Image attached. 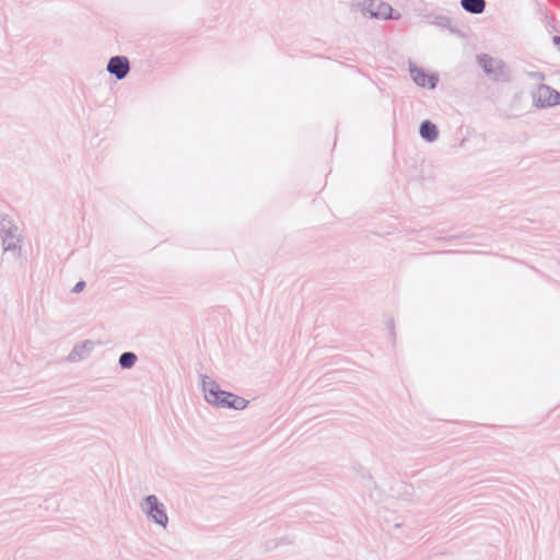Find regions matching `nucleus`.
Here are the masks:
<instances>
[{
	"mask_svg": "<svg viewBox=\"0 0 560 560\" xmlns=\"http://www.w3.org/2000/svg\"><path fill=\"white\" fill-rule=\"evenodd\" d=\"M205 398L209 404L236 410L245 409L248 400L229 392L222 390L215 383L205 385Z\"/></svg>",
	"mask_w": 560,
	"mask_h": 560,
	"instance_id": "1",
	"label": "nucleus"
},
{
	"mask_svg": "<svg viewBox=\"0 0 560 560\" xmlns=\"http://www.w3.org/2000/svg\"><path fill=\"white\" fill-rule=\"evenodd\" d=\"M535 98L536 102L542 107L560 104V93L548 85L538 86Z\"/></svg>",
	"mask_w": 560,
	"mask_h": 560,
	"instance_id": "2",
	"label": "nucleus"
},
{
	"mask_svg": "<svg viewBox=\"0 0 560 560\" xmlns=\"http://www.w3.org/2000/svg\"><path fill=\"white\" fill-rule=\"evenodd\" d=\"M147 505L149 508V515L160 525L165 526L167 523V515L163 508L159 504L158 499L154 495H149L147 498Z\"/></svg>",
	"mask_w": 560,
	"mask_h": 560,
	"instance_id": "3",
	"label": "nucleus"
},
{
	"mask_svg": "<svg viewBox=\"0 0 560 560\" xmlns=\"http://www.w3.org/2000/svg\"><path fill=\"white\" fill-rule=\"evenodd\" d=\"M107 70L115 74L117 79H122L129 71V62L126 57H113L107 65Z\"/></svg>",
	"mask_w": 560,
	"mask_h": 560,
	"instance_id": "4",
	"label": "nucleus"
},
{
	"mask_svg": "<svg viewBox=\"0 0 560 560\" xmlns=\"http://www.w3.org/2000/svg\"><path fill=\"white\" fill-rule=\"evenodd\" d=\"M410 73H411L413 81L419 86H423V88L428 86V88L432 89L436 84V78L424 73V71L422 69L413 67L410 69Z\"/></svg>",
	"mask_w": 560,
	"mask_h": 560,
	"instance_id": "5",
	"label": "nucleus"
},
{
	"mask_svg": "<svg viewBox=\"0 0 560 560\" xmlns=\"http://www.w3.org/2000/svg\"><path fill=\"white\" fill-rule=\"evenodd\" d=\"M420 135L427 141H434L438 138L439 131L434 124L425 120L420 126Z\"/></svg>",
	"mask_w": 560,
	"mask_h": 560,
	"instance_id": "6",
	"label": "nucleus"
},
{
	"mask_svg": "<svg viewBox=\"0 0 560 560\" xmlns=\"http://www.w3.org/2000/svg\"><path fill=\"white\" fill-rule=\"evenodd\" d=\"M463 8L471 13H481L485 10V0H460Z\"/></svg>",
	"mask_w": 560,
	"mask_h": 560,
	"instance_id": "7",
	"label": "nucleus"
},
{
	"mask_svg": "<svg viewBox=\"0 0 560 560\" xmlns=\"http://www.w3.org/2000/svg\"><path fill=\"white\" fill-rule=\"evenodd\" d=\"M137 361V357L131 352H125L120 355L119 363L122 368H131Z\"/></svg>",
	"mask_w": 560,
	"mask_h": 560,
	"instance_id": "8",
	"label": "nucleus"
},
{
	"mask_svg": "<svg viewBox=\"0 0 560 560\" xmlns=\"http://www.w3.org/2000/svg\"><path fill=\"white\" fill-rule=\"evenodd\" d=\"M480 63L482 65L483 69L488 72L492 71V65H493V61L491 59H488V58H482L480 60Z\"/></svg>",
	"mask_w": 560,
	"mask_h": 560,
	"instance_id": "9",
	"label": "nucleus"
},
{
	"mask_svg": "<svg viewBox=\"0 0 560 560\" xmlns=\"http://www.w3.org/2000/svg\"><path fill=\"white\" fill-rule=\"evenodd\" d=\"M84 284H85V283H84V282H82V281H81V282H78V283L74 285L73 291H74V292H80L81 290H83Z\"/></svg>",
	"mask_w": 560,
	"mask_h": 560,
	"instance_id": "10",
	"label": "nucleus"
},
{
	"mask_svg": "<svg viewBox=\"0 0 560 560\" xmlns=\"http://www.w3.org/2000/svg\"><path fill=\"white\" fill-rule=\"evenodd\" d=\"M555 42H556V44L559 46V49H560V37H556V38H555Z\"/></svg>",
	"mask_w": 560,
	"mask_h": 560,
	"instance_id": "11",
	"label": "nucleus"
}]
</instances>
